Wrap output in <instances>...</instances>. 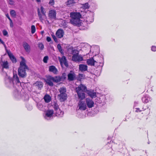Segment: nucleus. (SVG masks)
<instances>
[{
    "label": "nucleus",
    "mask_w": 156,
    "mask_h": 156,
    "mask_svg": "<svg viewBox=\"0 0 156 156\" xmlns=\"http://www.w3.org/2000/svg\"><path fill=\"white\" fill-rule=\"evenodd\" d=\"M5 81L6 86L10 88L15 87V85L20 82L17 74L14 73L12 78L9 76L6 77Z\"/></svg>",
    "instance_id": "obj_1"
},
{
    "label": "nucleus",
    "mask_w": 156,
    "mask_h": 156,
    "mask_svg": "<svg viewBox=\"0 0 156 156\" xmlns=\"http://www.w3.org/2000/svg\"><path fill=\"white\" fill-rule=\"evenodd\" d=\"M70 16L71 19L70 22L71 23L78 26L80 24V18L81 15L79 12H71L70 14Z\"/></svg>",
    "instance_id": "obj_2"
},
{
    "label": "nucleus",
    "mask_w": 156,
    "mask_h": 156,
    "mask_svg": "<svg viewBox=\"0 0 156 156\" xmlns=\"http://www.w3.org/2000/svg\"><path fill=\"white\" fill-rule=\"evenodd\" d=\"M28 67L26 64L25 61L23 58L22 60L20 62V66L18 69L19 75L22 77H25L26 76V70L28 69Z\"/></svg>",
    "instance_id": "obj_3"
},
{
    "label": "nucleus",
    "mask_w": 156,
    "mask_h": 156,
    "mask_svg": "<svg viewBox=\"0 0 156 156\" xmlns=\"http://www.w3.org/2000/svg\"><path fill=\"white\" fill-rule=\"evenodd\" d=\"M52 106L55 111L56 116L60 117H62L63 115L64 112L59 109L58 104L55 103Z\"/></svg>",
    "instance_id": "obj_4"
},
{
    "label": "nucleus",
    "mask_w": 156,
    "mask_h": 156,
    "mask_svg": "<svg viewBox=\"0 0 156 156\" xmlns=\"http://www.w3.org/2000/svg\"><path fill=\"white\" fill-rule=\"evenodd\" d=\"M9 69V65L7 61L0 62V72H3L4 69Z\"/></svg>",
    "instance_id": "obj_5"
},
{
    "label": "nucleus",
    "mask_w": 156,
    "mask_h": 156,
    "mask_svg": "<svg viewBox=\"0 0 156 156\" xmlns=\"http://www.w3.org/2000/svg\"><path fill=\"white\" fill-rule=\"evenodd\" d=\"M77 108H78V109L80 110H85L87 108V105L85 102L82 101H79L78 103Z\"/></svg>",
    "instance_id": "obj_6"
},
{
    "label": "nucleus",
    "mask_w": 156,
    "mask_h": 156,
    "mask_svg": "<svg viewBox=\"0 0 156 156\" xmlns=\"http://www.w3.org/2000/svg\"><path fill=\"white\" fill-rule=\"evenodd\" d=\"M101 58L102 60V61L101 62L99 60H97V61H95L93 59V58H90L88 59L87 60V64L89 65L93 66L94 65V63L95 62L100 63H102L103 62V58L102 57H101Z\"/></svg>",
    "instance_id": "obj_7"
},
{
    "label": "nucleus",
    "mask_w": 156,
    "mask_h": 156,
    "mask_svg": "<svg viewBox=\"0 0 156 156\" xmlns=\"http://www.w3.org/2000/svg\"><path fill=\"white\" fill-rule=\"evenodd\" d=\"M86 103L87 107L91 108L94 106V102L92 98H87L86 99Z\"/></svg>",
    "instance_id": "obj_8"
},
{
    "label": "nucleus",
    "mask_w": 156,
    "mask_h": 156,
    "mask_svg": "<svg viewBox=\"0 0 156 156\" xmlns=\"http://www.w3.org/2000/svg\"><path fill=\"white\" fill-rule=\"evenodd\" d=\"M72 60L75 62H80L83 60V57L81 55L77 54L76 55H73Z\"/></svg>",
    "instance_id": "obj_9"
},
{
    "label": "nucleus",
    "mask_w": 156,
    "mask_h": 156,
    "mask_svg": "<svg viewBox=\"0 0 156 156\" xmlns=\"http://www.w3.org/2000/svg\"><path fill=\"white\" fill-rule=\"evenodd\" d=\"M54 112L52 110H48L45 112L44 118L47 120L50 119L52 118Z\"/></svg>",
    "instance_id": "obj_10"
},
{
    "label": "nucleus",
    "mask_w": 156,
    "mask_h": 156,
    "mask_svg": "<svg viewBox=\"0 0 156 156\" xmlns=\"http://www.w3.org/2000/svg\"><path fill=\"white\" fill-rule=\"evenodd\" d=\"M68 79L69 81H72L76 80V76L75 73L71 71L67 75Z\"/></svg>",
    "instance_id": "obj_11"
},
{
    "label": "nucleus",
    "mask_w": 156,
    "mask_h": 156,
    "mask_svg": "<svg viewBox=\"0 0 156 156\" xmlns=\"http://www.w3.org/2000/svg\"><path fill=\"white\" fill-rule=\"evenodd\" d=\"M59 60L62 67H63L64 65L66 67L68 66V65L67 62L66 58L65 56H62L61 58H59Z\"/></svg>",
    "instance_id": "obj_12"
},
{
    "label": "nucleus",
    "mask_w": 156,
    "mask_h": 156,
    "mask_svg": "<svg viewBox=\"0 0 156 156\" xmlns=\"http://www.w3.org/2000/svg\"><path fill=\"white\" fill-rule=\"evenodd\" d=\"M87 90L86 87L84 85L81 84L76 88V91L83 92H84Z\"/></svg>",
    "instance_id": "obj_13"
},
{
    "label": "nucleus",
    "mask_w": 156,
    "mask_h": 156,
    "mask_svg": "<svg viewBox=\"0 0 156 156\" xmlns=\"http://www.w3.org/2000/svg\"><path fill=\"white\" fill-rule=\"evenodd\" d=\"M48 17L51 20H55L56 18V12L55 10H51L49 11Z\"/></svg>",
    "instance_id": "obj_14"
},
{
    "label": "nucleus",
    "mask_w": 156,
    "mask_h": 156,
    "mask_svg": "<svg viewBox=\"0 0 156 156\" xmlns=\"http://www.w3.org/2000/svg\"><path fill=\"white\" fill-rule=\"evenodd\" d=\"M37 11L40 20L42 23H43L44 21H45L46 19V14H42L40 12L39 9H38Z\"/></svg>",
    "instance_id": "obj_15"
},
{
    "label": "nucleus",
    "mask_w": 156,
    "mask_h": 156,
    "mask_svg": "<svg viewBox=\"0 0 156 156\" xmlns=\"http://www.w3.org/2000/svg\"><path fill=\"white\" fill-rule=\"evenodd\" d=\"M45 81L49 86L52 87L54 85L53 83V81L52 78V76H48L47 78Z\"/></svg>",
    "instance_id": "obj_16"
},
{
    "label": "nucleus",
    "mask_w": 156,
    "mask_h": 156,
    "mask_svg": "<svg viewBox=\"0 0 156 156\" xmlns=\"http://www.w3.org/2000/svg\"><path fill=\"white\" fill-rule=\"evenodd\" d=\"M78 96V98L80 100V101L84 99L85 98V94L83 92L76 91Z\"/></svg>",
    "instance_id": "obj_17"
},
{
    "label": "nucleus",
    "mask_w": 156,
    "mask_h": 156,
    "mask_svg": "<svg viewBox=\"0 0 156 156\" xmlns=\"http://www.w3.org/2000/svg\"><path fill=\"white\" fill-rule=\"evenodd\" d=\"M64 34V31L61 29L58 30L56 33V35L57 37L59 38H61L62 37Z\"/></svg>",
    "instance_id": "obj_18"
},
{
    "label": "nucleus",
    "mask_w": 156,
    "mask_h": 156,
    "mask_svg": "<svg viewBox=\"0 0 156 156\" xmlns=\"http://www.w3.org/2000/svg\"><path fill=\"white\" fill-rule=\"evenodd\" d=\"M49 70L50 72L52 73L55 75L58 74V69L55 66H49Z\"/></svg>",
    "instance_id": "obj_19"
},
{
    "label": "nucleus",
    "mask_w": 156,
    "mask_h": 156,
    "mask_svg": "<svg viewBox=\"0 0 156 156\" xmlns=\"http://www.w3.org/2000/svg\"><path fill=\"white\" fill-rule=\"evenodd\" d=\"M58 98L61 101H63L67 99V94H58Z\"/></svg>",
    "instance_id": "obj_20"
},
{
    "label": "nucleus",
    "mask_w": 156,
    "mask_h": 156,
    "mask_svg": "<svg viewBox=\"0 0 156 156\" xmlns=\"http://www.w3.org/2000/svg\"><path fill=\"white\" fill-rule=\"evenodd\" d=\"M37 107L38 109L39 110L44 111L45 110V108H46V106H44L41 103H38L37 104Z\"/></svg>",
    "instance_id": "obj_21"
},
{
    "label": "nucleus",
    "mask_w": 156,
    "mask_h": 156,
    "mask_svg": "<svg viewBox=\"0 0 156 156\" xmlns=\"http://www.w3.org/2000/svg\"><path fill=\"white\" fill-rule=\"evenodd\" d=\"M152 99L148 95L144 96L142 98V101L144 103H147L151 101Z\"/></svg>",
    "instance_id": "obj_22"
},
{
    "label": "nucleus",
    "mask_w": 156,
    "mask_h": 156,
    "mask_svg": "<svg viewBox=\"0 0 156 156\" xmlns=\"http://www.w3.org/2000/svg\"><path fill=\"white\" fill-rule=\"evenodd\" d=\"M87 94L92 99L96 96V93L93 90H90L87 91Z\"/></svg>",
    "instance_id": "obj_23"
},
{
    "label": "nucleus",
    "mask_w": 156,
    "mask_h": 156,
    "mask_svg": "<svg viewBox=\"0 0 156 156\" xmlns=\"http://www.w3.org/2000/svg\"><path fill=\"white\" fill-rule=\"evenodd\" d=\"M34 86L36 87L39 89H41L43 87V83L41 81H37L34 84Z\"/></svg>",
    "instance_id": "obj_24"
},
{
    "label": "nucleus",
    "mask_w": 156,
    "mask_h": 156,
    "mask_svg": "<svg viewBox=\"0 0 156 156\" xmlns=\"http://www.w3.org/2000/svg\"><path fill=\"white\" fill-rule=\"evenodd\" d=\"M23 46L26 52H29L30 51V47L27 43L26 42H23Z\"/></svg>",
    "instance_id": "obj_25"
},
{
    "label": "nucleus",
    "mask_w": 156,
    "mask_h": 156,
    "mask_svg": "<svg viewBox=\"0 0 156 156\" xmlns=\"http://www.w3.org/2000/svg\"><path fill=\"white\" fill-rule=\"evenodd\" d=\"M79 69L81 71H85L87 69V66L84 64H80L79 66Z\"/></svg>",
    "instance_id": "obj_26"
},
{
    "label": "nucleus",
    "mask_w": 156,
    "mask_h": 156,
    "mask_svg": "<svg viewBox=\"0 0 156 156\" xmlns=\"http://www.w3.org/2000/svg\"><path fill=\"white\" fill-rule=\"evenodd\" d=\"M52 78L54 82L58 83L61 81L62 78L60 76H56L54 77L52 76Z\"/></svg>",
    "instance_id": "obj_27"
},
{
    "label": "nucleus",
    "mask_w": 156,
    "mask_h": 156,
    "mask_svg": "<svg viewBox=\"0 0 156 156\" xmlns=\"http://www.w3.org/2000/svg\"><path fill=\"white\" fill-rule=\"evenodd\" d=\"M8 55L11 61L13 63H15L16 62V58H15L12 54L10 52L8 53Z\"/></svg>",
    "instance_id": "obj_28"
},
{
    "label": "nucleus",
    "mask_w": 156,
    "mask_h": 156,
    "mask_svg": "<svg viewBox=\"0 0 156 156\" xmlns=\"http://www.w3.org/2000/svg\"><path fill=\"white\" fill-rule=\"evenodd\" d=\"M44 99L45 102L47 103L49 102L51 100L50 96L48 94L45 95L44 97Z\"/></svg>",
    "instance_id": "obj_29"
},
{
    "label": "nucleus",
    "mask_w": 156,
    "mask_h": 156,
    "mask_svg": "<svg viewBox=\"0 0 156 156\" xmlns=\"http://www.w3.org/2000/svg\"><path fill=\"white\" fill-rule=\"evenodd\" d=\"M60 93L59 94H66V89L65 87H61L58 89Z\"/></svg>",
    "instance_id": "obj_30"
},
{
    "label": "nucleus",
    "mask_w": 156,
    "mask_h": 156,
    "mask_svg": "<svg viewBox=\"0 0 156 156\" xmlns=\"http://www.w3.org/2000/svg\"><path fill=\"white\" fill-rule=\"evenodd\" d=\"M71 53L73 55H76L79 54V51L77 49L72 48L71 49Z\"/></svg>",
    "instance_id": "obj_31"
},
{
    "label": "nucleus",
    "mask_w": 156,
    "mask_h": 156,
    "mask_svg": "<svg viewBox=\"0 0 156 156\" xmlns=\"http://www.w3.org/2000/svg\"><path fill=\"white\" fill-rule=\"evenodd\" d=\"M85 77V76L83 74H80L78 76L76 77V79L78 80H80L82 79H83Z\"/></svg>",
    "instance_id": "obj_32"
},
{
    "label": "nucleus",
    "mask_w": 156,
    "mask_h": 156,
    "mask_svg": "<svg viewBox=\"0 0 156 156\" xmlns=\"http://www.w3.org/2000/svg\"><path fill=\"white\" fill-rule=\"evenodd\" d=\"M82 7L83 9H87L89 7L88 4V3H86L85 4L82 5Z\"/></svg>",
    "instance_id": "obj_33"
},
{
    "label": "nucleus",
    "mask_w": 156,
    "mask_h": 156,
    "mask_svg": "<svg viewBox=\"0 0 156 156\" xmlns=\"http://www.w3.org/2000/svg\"><path fill=\"white\" fill-rule=\"evenodd\" d=\"M31 33L32 34H33L35 32L36 30V28L34 25H32L31 27Z\"/></svg>",
    "instance_id": "obj_34"
},
{
    "label": "nucleus",
    "mask_w": 156,
    "mask_h": 156,
    "mask_svg": "<svg viewBox=\"0 0 156 156\" xmlns=\"http://www.w3.org/2000/svg\"><path fill=\"white\" fill-rule=\"evenodd\" d=\"M74 3V0H68L66 2L67 5H70Z\"/></svg>",
    "instance_id": "obj_35"
},
{
    "label": "nucleus",
    "mask_w": 156,
    "mask_h": 156,
    "mask_svg": "<svg viewBox=\"0 0 156 156\" xmlns=\"http://www.w3.org/2000/svg\"><path fill=\"white\" fill-rule=\"evenodd\" d=\"M40 10L42 14H45L46 12L45 11L44 8L42 6L41 7Z\"/></svg>",
    "instance_id": "obj_36"
},
{
    "label": "nucleus",
    "mask_w": 156,
    "mask_h": 156,
    "mask_svg": "<svg viewBox=\"0 0 156 156\" xmlns=\"http://www.w3.org/2000/svg\"><path fill=\"white\" fill-rule=\"evenodd\" d=\"M38 47L41 50H43L44 48V45L42 43H39L38 44Z\"/></svg>",
    "instance_id": "obj_37"
},
{
    "label": "nucleus",
    "mask_w": 156,
    "mask_h": 156,
    "mask_svg": "<svg viewBox=\"0 0 156 156\" xmlns=\"http://www.w3.org/2000/svg\"><path fill=\"white\" fill-rule=\"evenodd\" d=\"M10 15L12 16L15 17L16 15V12L14 10H12L10 12Z\"/></svg>",
    "instance_id": "obj_38"
},
{
    "label": "nucleus",
    "mask_w": 156,
    "mask_h": 156,
    "mask_svg": "<svg viewBox=\"0 0 156 156\" xmlns=\"http://www.w3.org/2000/svg\"><path fill=\"white\" fill-rule=\"evenodd\" d=\"M48 56H45L44 58L43 61L45 63H47L48 60Z\"/></svg>",
    "instance_id": "obj_39"
},
{
    "label": "nucleus",
    "mask_w": 156,
    "mask_h": 156,
    "mask_svg": "<svg viewBox=\"0 0 156 156\" xmlns=\"http://www.w3.org/2000/svg\"><path fill=\"white\" fill-rule=\"evenodd\" d=\"M26 108L29 110H31L33 109V107L32 105H26Z\"/></svg>",
    "instance_id": "obj_40"
},
{
    "label": "nucleus",
    "mask_w": 156,
    "mask_h": 156,
    "mask_svg": "<svg viewBox=\"0 0 156 156\" xmlns=\"http://www.w3.org/2000/svg\"><path fill=\"white\" fill-rule=\"evenodd\" d=\"M57 48L58 49L59 51L62 53V49L61 47L60 44H58L57 45Z\"/></svg>",
    "instance_id": "obj_41"
},
{
    "label": "nucleus",
    "mask_w": 156,
    "mask_h": 156,
    "mask_svg": "<svg viewBox=\"0 0 156 156\" xmlns=\"http://www.w3.org/2000/svg\"><path fill=\"white\" fill-rule=\"evenodd\" d=\"M87 22H88L89 23H90V22H91L93 21V20L92 18L90 20H89V17H87Z\"/></svg>",
    "instance_id": "obj_42"
},
{
    "label": "nucleus",
    "mask_w": 156,
    "mask_h": 156,
    "mask_svg": "<svg viewBox=\"0 0 156 156\" xmlns=\"http://www.w3.org/2000/svg\"><path fill=\"white\" fill-rule=\"evenodd\" d=\"M49 4L50 5H53L54 4V0H50Z\"/></svg>",
    "instance_id": "obj_43"
},
{
    "label": "nucleus",
    "mask_w": 156,
    "mask_h": 156,
    "mask_svg": "<svg viewBox=\"0 0 156 156\" xmlns=\"http://www.w3.org/2000/svg\"><path fill=\"white\" fill-rule=\"evenodd\" d=\"M151 50L152 51H156V47L155 46H153L152 47Z\"/></svg>",
    "instance_id": "obj_44"
},
{
    "label": "nucleus",
    "mask_w": 156,
    "mask_h": 156,
    "mask_svg": "<svg viewBox=\"0 0 156 156\" xmlns=\"http://www.w3.org/2000/svg\"><path fill=\"white\" fill-rule=\"evenodd\" d=\"M8 2L11 5H12L14 4V2L12 0H8Z\"/></svg>",
    "instance_id": "obj_45"
},
{
    "label": "nucleus",
    "mask_w": 156,
    "mask_h": 156,
    "mask_svg": "<svg viewBox=\"0 0 156 156\" xmlns=\"http://www.w3.org/2000/svg\"><path fill=\"white\" fill-rule=\"evenodd\" d=\"M3 34L4 36H6L8 34V32L5 30H4L3 31Z\"/></svg>",
    "instance_id": "obj_46"
},
{
    "label": "nucleus",
    "mask_w": 156,
    "mask_h": 156,
    "mask_svg": "<svg viewBox=\"0 0 156 156\" xmlns=\"http://www.w3.org/2000/svg\"><path fill=\"white\" fill-rule=\"evenodd\" d=\"M46 40L48 42H50L51 41V39L50 37H47Z\"/></svg>",
    "instance_id": "obj_47"
},
{
    "label": "nucleus",
    "mask_w": 156,
    "mask_h": 156,
    "mask_svg": "<svg viewBox=\"0 0 156 156\" xmlns=\"http://www.w3.org/2000/svg\"><path fill=\"white\" fill-rule=\"evenodd\" d=\"M53 38L55 42H57L58 41V39L55 36H53Z\"/></svg>",
    "instance_id": "obj_48"
},
{
    "label": "nucleus",
    "mask_w": 156,
    "mask_h": 156,
    "mask_svg": "<svg viewBox=\"0 0 156 156\" xmlns=\"http://www.w3.org/2000/svg\"><path fill=\"white\" fill-rule=\"evenodd\" d=\"M136 109L135 112H141V110H140V108H136Z\"/></svg>",
    "instance_id": "obj_49"
},
{
    "label": "nucleus",
    "mask_w": 156,
    "mask_h": 156,
    "mask_svg": "<svg viewBox=\"0 0 156 156\" xmlns=\"http://www.w3.org/2000/svg\"><path fill=\"white\" fill-rule=\"evenodd\" d=\"M10 24L11 27H12L13 25L12 20H10Z\"/></svg>",
    "instance_id": "obj_50"
},
{
    "label": "nucleus",
    "mask_w": 156,
    "mask_h": 156,
    "mask_svg": "<svg viewBox=\"0 0 156 156\" xmlns=\"http://www.w3.org/2000/svg\"><path fill=\"white\" fill-rule=\"evenodd\" d=\"M6 16L8 18L9 20V21L11 20V19L10 18L9 15L8 14H7L6 15Z\"/></svg>",
    "instance_id": "obj_51"
},
{
    "label": "nucleus",
    "mask_w": 156,
    "mask_h": 156,
    "mask_svg": "<svg viewBox=\"0 0 156 156\" xmlns=\"http://www.w3.org/2000/svg\"><path fill=\"white\" fill-rule=\"evenodd\" d=\"M0 42L2 44H4V42L0 38Z\"/></svg>",
    "instance_id": "obj_52"
},
{
    "label": "nucleus",
    "mask_w": 156,
    "mask_h": 156,
    "mask_svg": "<svg viewBox=\"0 0 156 156\" xmlns=\"http://www.w3.org/2000/svg\"><path fill=\"white\" fill-rule=\"evenodd\" d=\"M36 1L37 2H40L41 1L40 0H36Z\"/></svg>",
    "instance_id": "obj_53"
}]
</instances>
